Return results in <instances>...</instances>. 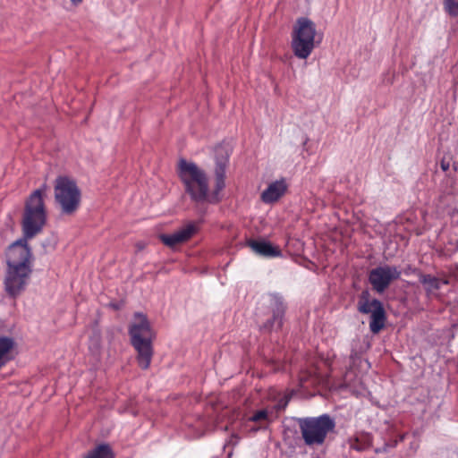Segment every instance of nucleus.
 <instances>
[{"mask_svg": "<svg viewBox=\"0 0 458 458\" xmlns=\"http://www.w3.org/2000/svg\"><path fill=\"white\" fill-rule=\"evenodd\" d=\"M401 271L394 266H379L369 273V282L377 293H383L391 282L400 278Z\"/></svg>", "mask_w": 458, "mask_h": 458, "instance_id": "1a4fd4ad", "label": "nucleus"}, {"mask_svg": "<svg viewBox=\"0 0 458 458\" xmlns=\"http://www.w3.org/2000/svg\"><path fill=\"white\" fill-rule=\"evenodd\" d=\"M45 186L35 190L27 199L24 206L21 227L22 245H28V240L39 233L47 223V210L44 201Z\"/></svg>", "mask_w": 458, "mask_h": 458, "instance_id": "7ed1b4c3", "label": "nucleus"}, {"mask_svg": "<svg viewBox=\"0 0 458 458\" xmlns=\"http://www.w3.org/2000/svg\"><path fill=\"white\" fill-rule=\"evenodd\" d=\"M298 424L305 445L310 448L323 445L328 434L335 428V420L327 413L300 418Z\"/></svg>", "mask_w": 458, "mask_h": 458, "instance_id": "39448f33", "label": "nucleus"}, {"mask_svg": "<svg viewBox=\"0 0 458 458\" xmlns=\"http://www.w3.org/2000/svg\"><path fill=\"white\" fill-rule=\"evenodd\" d=\"M357 309L361 314H371L369 329L373 334H377L385 327L386 316L383 303L377 299L370 300L368 290L360 294Z\"/></svg>", "mask_w": 458, "mask_h": 458, "instance_id": "6e6552de", "label": "nucleus"}, {"mask_svg": "<svg viewBox=\"0 0 458 458\" xmlns=\"http://www.w3.org/2000/svg\"><path fill=\"white\" fill-rule=\"evenodd\" d=\"M316 25L308 18H299L292 36V49L299 59H307L315 47Z\"/></svg>", "mask_w": 458, "mask_h": 458, "instance_id": "0eeeda50", "label": "nucleus"}, {"mask_svg": "<svg viewBox=\"0 0 458 458\" xmlns=\"http://www.w3.org/2000/svg\"><path fill=\"white\" fill-rule=\"evenodd\" d=\"M14 346L13 338L0 336V369L13 359V351Z\"/></svg>", "mask_w": 458, "mask_h": 458, "instance_id": "2eb2a0df", "label": "nucleus"}, {"mask_svg": "<svg viewBox=\"0 0 458 458\" xmlns=\"http://www.w3.org/2000/svg\"><path fill=\"white\" fill-rule=\"evenodd\" d=\"M287 189L288 185L285 179L281 178L268 184L260 194V199L265 204H273L285 194Z\"/></svg>", "mask_w": 458, "mask_h": 458, "instance_id": "f8f14e48", "label": "nucleus"}, {"mask_svg": "<svg viewBox=\"0 0 458 458\" xmlns=\"http://www.w3.org/2000/svg\"><path fill=\"white\" fill-rule=\"evenodd\" d=\"M268 413L266 410H259L256 411L251 417H250V420L253 422H259L260 420H267Z\"/></svg>", "mask_w": 458, "mask_h": 458, "instance_id": "aec40b11", "label": "nucleus"}, {"mask_svg": "<svg viewBox=\"0 0 458 458\" xmlns=\"http://www.w3.org/2000/svg\"><path fill=\"white\" fill-rule=\"evenodd\" d=\"M4 289L7 294L15 298L25 290L32 273V252L29 245L15 241L7 249Z\"/></svg>", "mask_w": 458, "mask_h": 458, "instance_id": "f257e3e1", "label": "nucleus"}, {"mask_svg": "<svg viewBox=\"0 0 458 458\" xmlns=\"http://www.w3.org/2000/svg\"><path fill=\"white\" fill-rule=\"evenodd\" d=\"M444 9L451 17H458V0H444Z\"/></svg>", "mask_w": 458, "mask_h": 458, "instance_id": "a211bd4d", "label": "nucleus"}, {"mask_svg": "<svg viewBox=\"0 0 458 458\" xmlns=\"http://www.w3.org/2000/svg\"><path fill=\"white\" fill-rule=\"evenodd\" d=\"M131 344L137 352V361L142 369H147L152 360V342L156 334L147 318L141 312L134 314L133 322L129 326Z\"/></svg>", "mask_w": 458, "mask_h": 458, "instance_id": "f03ea898", "label": "nucleus"}, {"mask_svg": "<svg viewBox=\"0 0 458 458\" xmlns=\"http://www.w3.org/2000/svg\"><path fill=\"white\" fill-rule=\"evenodd\" d=\"M269 296L272 318H268L260 327V329L266 332H270L274 329H279L282 327L286 310L284 298L281 294L275 293H271Z\"/></svg>", "mask_w": 458, "mask_h": 458, "instance_id": "9b49d317", "label": "nucleus"}, {"mask_svg": "<svg viewBox=\"0 0 458 458\" xmlns=\"http://www.w3.org/2000/svg\"><path fill=\"white\" fill-rule=\"evenodd\" d=\"M84 458H114V454L110 445L103 443L90 450Z\"/></svg>", "mask_w": 458, "mask_h": 458, "instance_id": "dca6fc26", "label": "nucleus"}, {"mask_svg": "<svg viewBox=\"0 0 458 458\" xmlns=\"http://www.w3.org/2000/svg\"><path fill=\"white\" fill-rule=\"evenodd\" d=\"M84 0H70L71 4L73 7H78L80 4L83 3Z\"/></svg>", "mask_w": 458, "mask_h": 458, "instance_id": "412c9836", "label": "nucleus"}, {"mask_svg": "<svg viewBox=\"0 0 458 458\" xmlns=\"http://www.w3.org/2000/svg\"><path fill=\"white\" fill-rule=\"evenodd\" d=\"M441 168L443 171H447L449 169V163L442 161L441 162Z\"/></svg>", "mask_w": 458, "mask_h": 458, "instance_id": "4be33fe9", "label": "nucleus"}, {"mask_svg": "<svg viewBox=\"0 0 458 458\" xmlns=\"http://www.w3.org/2000/svg\"><path fill=\"white\" fill-rule=\"evenodd\" d=\"M247 245L255 252L264 258H276L282 256V251L279 247L271 244L266 240H252L247 241Z\"/></svg>", "mask_w": 458, "mask_h": 458, "instance_id": "4468645a", "label": "nucleus"}, {"mask_svg": "<svg viewBox=\"0 0 458 458\" xmlns=\"http://www.w3.org/2000/svg\"><path fill=\"white\" fill-rule=\"evenodd\" d=\"M54 197L55 203L62 215L72 216L81 206V190L77 182L68 176L60 175L55 178Z\"/></svg>", "mask_w": 458, "mask_h": 458, "instance_id": "423d86ee", "label": "nucleus"}, {"mask_svg": "<svg viewBox=\"0 0 458 458\" xmlns=\"http://www.w3.org/2000/svg\"><path fill=\"white\" fill-rule=\"evenodd\" d=\"M89 349L96 354L99 353L100 351V335L98 334L90 340Z\"/></svg>", "mask_w": 458, "mask_h": 458, "instance_id": "6ab92c4d", "label": "nucleus"}, {"mask_svg": "<svg viewBox=\"0 0 458 458\" xmlns=\"http://www.w3.org/2000/svg\"><path fill=\"white\" fill-rule=\"evenodd\" d=\"M196 232L193 224H188L186 226L177 230L172 234H160V241L166 246L174 248V246L183 243L190 240Z\"/></svg>", "mask_w": 458, "mask_h": 458, "instance_id": "ddd939ff", "label": "nucleus"}, {"mask_svg": "<svg viewBox=\"0 0 458 458\" xmlns=\"http://www.w3.org/2000/svg\"><path fill=\"white\" fill-rule=\"evenodd\" d=\"M419 278L428 293H432L441 287V280L434 276L420 273Z\"/></svg>", "mask_w": 458, "mask_h": 458, "instance_id": "f3484780", "label": "nucleus"}, {"mask_svg": "<svg viewBox=\"0 0 458 458\" xmlns=\"http://www.w3.org/2000/svg\"><path fill=\"white\" fill-rule=\"evenodd\" d=\"M216 185L212 195L207 201L216 203L219 201V193L225 187V173L229 162V153L223 148L218 147L216 148Z\"/></svg>", "mask_w": 458, "mask_h": 458, "instance_id": "9d476101", "label": "nucleus"}, {"mask_svg": "<svg viewBox=\"0 0 458 458\" xmlns=\"http://www.w3.org/2000/svg\"><path fill=\"white\" fill-rule=\"evenodd\" d=\"M178 176L182 181L185 192L196 203H203L208 199V179L204 170L195 163L180 159Z\"/></svg>", "mask_w": 458, "mask_h": 458, "instance_id": "20e7f679", "label": "nucleus"}]
</instances>
